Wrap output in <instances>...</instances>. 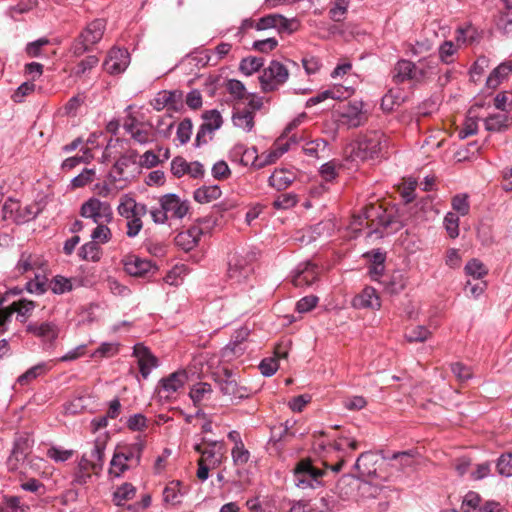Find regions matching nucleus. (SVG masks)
I'll use <instances>...</instances> for the list:
<instances>
[{
    "mask_svg": "<svg viewBox=\"0 0 512 512\" xmlns=\"http://www.w3.org/2000/svg\"><path fill=\"white\" fill-rule=\"evenodd\" d=\"M105 29L106 21L104 19L91 21L71 44V53L76 57H80L84 53L91 51L92 47L103 38Z\"/></svg>",
    "mask_w": 512,
    "mask_h": 512,
    "instance_id": "nucleus-1",
    "label": "nucleus"
},
{
    "mask_svg": "<svg viewBox=\"0 0 512 512\" xmlns=\"http://www.w3.org/2000/svg\"><path fill=\"white\" fill-rule=\"evenodd\" d=\"M324 472L314 467L309 460H301L294 468V482L302 489H315L322 485L321 478Z\"/></svg>",
    "mask_w": 512,
    "mask_h": 512,
    "instance_id": "nucleus-2",
    "label": "nucleus"
},
{
    "mask_svg": "<svg viewBox=\"0 0 512 512\" xmlns=\"http://www.w3.org/2000/svg\"><path fill=\"white\" fill-rule=\"evenodd\" d=\"M34 445V439L28 433L16 436L12 451L7 459V467L10 471H16L23 465L30 455Z\"/></svg>",
    "mask_w": 512,
    "mask_h": 512,
    "instance_id": "nucleus-3",
    "label": "nucleus"
},
{
    "mask_svg": "<svg viewBox=\"0 0 512 512\" xmlns=\"http://www.w3.org/2000/svg\"><path fill=\"white\" fill-rule=\"evenodd\" d=\"M289 77L287 68L277 60H272L267 68L263 70L259 77L260 85L263 92H272L279 85L284 84Z\"/></svg>",
    "mask_w": 512,
    "mask_h": 512,
    "instance_id": "nucleus-4",
    "label": "nucleus"
},
{
    "mask_svg": "<svg viewBox=\"0 0 512 512\" xmlns=\"http://www.w3.org/2000/svg\"><path fill=\"white\" fill-rule=\"evenodd\" d=\"M363 217L369 222L368 227L374 234L382 235L383 230L397 222L395 216L380 205L367 206L363 211Z\"/></svg>",
    "mask_w": 512,
    "mask_h": 512,
    "instance_id": "nucleus-5",
    "label": "nucleus"
},
{
    "mask_svg": "<svg viewBox=\"0 0 512 512\" xmlns=\"http://www.w3.org/2000/svg\"><path fill=\"white\" fill-rule=\"evenodd\" d=\"M215 382L221 393L224 396H228L231 401L242 400L249 395L248 389L244 386H239L234 374L228 369H224L223 374H218Z\"/></svg>",
    "mask_w": 512,
    "mask_h": 512,
    "instance_id": "nucleus-6",
    "label": "nucleus"
},
{
    "mask_svg": "<svg viewBox=\"0 0 512 512\" xmlns=\"http://www.w3.org/2000/svg\"><path fill=\"white\" fill-rule=\"evenodd\" d=\"M138 152L130 149L123 153L113 165V170L116 173L114 181L127 180L133 177L138 172L139 165L137 162Z\"/></svg>",
    "mask_w": 512,
    "mask_h": 512,
    "instance_id": "nucleus-7",
    "label": "nucleus"
},
{
    "mask_svg": "<svg viewBox=\"0 0 512 512\" xmlns=\"http://www.w3.org/2000/svg\"><path fill=\"white\" fill-rule=\"evenodd\" d=\"M130 64V54L125 48L114 47L108 52L103 69L110 75L123 73Z\"/></svg>",
    "mask_w": 512,
    "mask_h": 512,
    "instance_id": "nucleus-8",
    "label": "nucleus"
},
{
    "mask_svg": "<svg viewBox=\"0 0 512 512\" xmlns=\"http://www.w3.org/2000/svg\"><path fill=\"white\" fill-rule=\"evenodd\" d=\"M188 380L185 370H177L169 376L162 378L157 387L158 395L161 398L169 399L170 396L184 387Z\"/></svg>",
    "mask_w": 512,
    "mask_h": 512,
    "instance_id": "nucleus-9",
    "label": "nucleus"
},
{
    "mask_svg": "<svg viewBox=\"0 0 512 512\" xmlns=\"http://www.w3.org/2000/svg\"><path fill=\"white\" fill-rule=\"evenodd\" d=\"M382 134L373 132L357 143V155L363 159L379 157L382 151Z\"/></svg>",
    "mask_w": 512,
    "mask_h": 512,
    "instance_id": "nucleus-10",
    "label": "nucleus"
},
{
    "mask_svg": "<svg viewBox=\"0 0 512 512\" xmlns=\"http://www.w3.org/2000/svg\"><path fill=\"white\" fill-rule=\"evenodd\" d=\"M26 331L40 338L45 344L52 345L59 335V327L55 322L42 323L31 322L26 326Z\"/></svg>",
    "mask_w": 512,
    "mask_h": 512,
    "instance_id": "nucleus-11",
    "label": "nucleus"
},
{
    "mask_svg": "<svg viewBox=\"0 0 512 512\" xmlns=\"http://www.w3.org/2000/svg\"><path fill=\"white\" fill-rule=\"evenodd\" d=\"M133 355L138 360L139 371L144 379H147L152 369L159 365L158 358L151 353L149 348L141 343L135 344Z\"/></svg>",
    "mask_w": 512,
    "mask_h": 512,
    "instance_id": "nucleus-12",
    "label": "nucleus"
},
{
    "mask_svg": "<svg viewBox=\"0 0 512 512\" xmlns=\"http://www.w3.org/2000/svg\"><path fill=\"white\" fill-rule=\"evenodd\" d=\"M160 205L166 212L168 218L181 219L189 210L187 201H182L179 196L173 193L166 194L160 198Z\"/></svg>",
    "mask_w": 512,
    "mask_h": 512,
    "instance_id": "nucleus-13",
    "label": "nucleus"
},
{
    "mask_svg": "<svg viewBox=\"0 0 512 512\" xmlns=\"http://www.w3.org/2000/svg\"><path fill=\"white\" fill-rule=\"evenodd\" d=\"M318 278V267L316 264L307 261L300 263L293 274L292 282L296 287L312 285Z\"/></svg>",
    "mask_w": 512,
    "mask_h": 512,
    "instance_id": "nucleus-14",
    "label": "nucleus"
},
{
    "mask_svg": "<svg viewBox=\"0 0 512 512\" xmlns=\"http://www.w3.org/2000/svg\"><path fill=\"white\" fill-rule=\"evenodd\" d=\"M123 265L126 273L134 277H144L152 270L157 269L150 260L142 259L136 255L125 256Z\"/></svg>",
    "mask_w": 512,
    "mask_h": 512,
    "instance_id": "nucleus-15",
    "label": "nucleus"
},
{
    "mask_svg": "<svg viewBox=\"0 0 512 512\" xmlns=\"http://www.w3.org/2000/svg\"><path fill=\"white\" fill-rule=\"evenodd\" d=\"M208 116L214 117L213 123H202L197 131L195 138V146L200 147L208 142L206 139L207 133H213L218 130L223 123L222 116L220 112L216 109L205 111L202 114L203 119H209Z\"/></svg>",
    "mask_w": 512,
    "mask_h": 512,
    "instance_id": "nucleus-16",
    "label": "nucleus"
},
{
    "mask_svg": "<svg viewBox=\"0 0 512 512\" xmlns=\"http://www.w3.org/2000/svg\"><path fill=\"white\" fill-rule=\"evenodd\" d=\"M203 233L204 231L201 227L192 226L176 235L175 244L185 252H189L198 245Z\"/></svg>",
    "mask_w": 512,
    "mask_h": 512,
    "instance_id": "nucleus-17",
    "label": "nucleus"
},
{
    "mask_svg": "<svg viewBox=\"0 0 512 512\" xmlns=\"http://www.w3.org/2000/svg\"><path fill=\"white\" fill-rule=\"evenodd\" d=\"M250 335V330L247 327H241L236 330L232 335L230 342L223 349V356H240L244 353L245 348L242 347L244 341Z\"/></svg>",
    "mask_w": 512,
    "mask_h": 512,
    "instance_id": "nucleus-18",
    "label": "nucleus"
},
{
    "mask_svg": "<svg viewBox=\"0 0 512 512\" xmlns=\"http://www.w3.org/2000/svg\"><path fill=\"white\" fill-rule=\"evenodd\" d=\"M342 123L349 128H357L366 122V116L362 112L361 104L358 102L350 103L341 113Z\"/></svg>",
    "mask_w": 512,
    "mask_h": 512,
    "instance_id": "nucleus-19",
    "label": "nucleus"
},
{
    "mask_svg": "<svg viewBox=\"0 0 512 512\" xmlns=\"http://www.w3.org/2000/svg\"><path fill=\"white\" fill-rule=\"evenodd\" d=\"M353 306L359 309L380 308V299L379 296L377 295L376 289H374L373 287L364 288L360 294L354 297Z\"/></svg>",
    "mask_w": 512,
    "mask_h": 512,
    "instance_id": "nucleus-20",
    "label": "nucleus"
},
{
    "mask_svg": "<svg viewBox=\"0 0 512 512\" xmlns=\"http://www.w3.org/2000/svg\"><path fill=\"white\" fill-rule=\"evenodd\" d=\"M252 270V267L246 265L244 260L234 257L229 262L228 277L236 283H241L247 279Z\"/></svg>",
    "mask_w": 512,
    "mask_h": 512,
    "instance_id": "nucleus-21",
    "label": "nucleus"
},
{
    "mask_svg": "<svg viewBox=\"0 0 512 512\" xmlns=\"http://www.w3.org/2000/svg\"><path fill=\"white\" fill-rule=\"evenodd\" d=\"M413 68L414 63L412 61L406 59L399 60L391 71L392 81L395 84H401L411 80Z\"/></svg>",
    "mask_w": 512,
    "mask_h": 512,
    "instance_id": "nucleus-22",
    "label": "nucleus"
},
{
    "mask_svg": "<svg viewBox=\"0 0 512 512\" xmlns=\"http://www.w3.org/2000/svg\"><path fill=\"white\" fill-rule=\"evenodd\" d=\"M380 283L384 286V290L390 294H399L406 287L404 274L399 270L385 276Z\"/></svg>",
    "mask_w": 512,
    "mask_h": 512,
    "instance_id": "nucleus-23",
    "label": "nucleus"
},
{
    "mask_svg": "<svg viewBox=\"0 0 512 512\" xmlns=\"http://www.w3.org/2000/svg\"><path fill=\"white\" fill-rule=\"evenodd\" d=\"M294 180L295 175L293 172L284 169H276L268 178V184L278 191H281L289 187Z\"/></svg>",
    "mask_w": 512,
    "mask_h": 512,
    "instance_id": "nucleus-24",
    "label": "nucleus"
},
{
    "mask_svg": "<svg viewBox=\"0 0 512 512\" xmlns=\"http://www.w3.org/2000/svg\"><path fill=\"white\" fill-rule=\"evenodd\" d=\"M512 72V63L503 62L492 70L486 80L488 88L495 89Z\"/></svg>",
    "mask_w": 512,
    "mask_h": 512,
    "instance_id": "nucleus-25",
    "label": "nucleus"
},
{
    "mask_svg": "<svg viewBox=\"0 0 512 512\" xmlns=\"http://www.w3.org/2000/svg\"><path fill=\"white\" fill-rule=\"evenodd\" d=\"M145 448V442L140 437H137V441L126 445L122 448L120 454L125 457L127 462H135V465H139L141 461L142 452Z\"/></svg>",
    "mask_w": 512,
    "mask_h": 512,
    "instance_id": "nucleus-26",
    "label": "nucleus"
},
{
    "mask_svg": "<svg viewBox=\"0 0 512 512\" xmlns=\"http://www.w3.org/2000/svg\"><path fill=\"white\" fill-rule=\"evenodd\" d=\"M202 442L207 444L208 447L204 448L201 458H203L204 461H211L214 465L220 464L221 458L223 456V444L217 441L207 440L206 438H203Z\"/></svg>",
    "mask_w": 512,
    "mask_h": 512,
    "instance_id": "nucleus-27",
    "label": "nucleus"
},
{
    "mask_svg": "<svg viewBox=\"0 0 512 512\" xmlns=\"http://www.w3.org/2000/svg\"><path fill=\"white\" fill-rule=\"evenodd\" d=\"M486 130L490 132H500L510 125V119L505 112L488 116L484 120Z\"/></svg>",
    "mask_w": 512,
    "mask_h": 512,
    "instance_id": "nucleus-28",
    "label": "nucleus"
},
{
    "mask_svg": "<svg viewBox=\"0 0 512 512\" xmlns=\"http://www.w3.org/2000/svg\"><path fill=\"white\" fill-rule=\"evenodd\" d=\"M221 189L218 185L202 186L194 191V199L198 203H209L221 196Z\"/></svg>",
    "mask_w": 512,
    "mask_h": 512,
    "instance_id": "nucleus-29",
    "label": "nucleus"
},
{
    "mask_svg": "<svg viewBox=\"0 0 512 512\" xmlns=\"http://www.w3.org/2000/svg\"><path fill=\"white\" fill-rule=\"evenodd\" d=\"M78 256L85 261L98 262L102 256V249L98 243L92 240L80 247Z\"/></svg>",
    "mask_w": 512,
    "mask_h": 512,
    "instance_id": "nucleus-30",
    "label": "nucleus"
},
{
    "mask_svg": "<svg viewBox=\"0 0 512 512\" xmlns=\"http://www.w3.org/2000/svg\"><path fill=\"white\" fill-rule=\"evenodd\" d=\"M180 482L172 481L163 490V500L172 507L181 502L182 494L180 492Z\"/></svg>",
    "mask_w": 512,
    "mask_h": 512,
    "instance_id": "nucleus-31",
    "label": "nucleus"
},
{
    "mask_svg": "<svg viewBox=\"0 0 512 512\" xmlns=\"http://www.w3.org/2000/svg\"><path fill=\"white\" fill-rule=\"evenodd\" d=\"M233 124L250 132L254 127V115L250 111H237L232 116Z\"/></svg>",
    "mask_w": 512,
    "mask_h": 512,
    "instance_id": "nucleus-32",
    "label": "nucleus"
},
{
    "mask_svg": "<svg viewBox=\"0 0 512 512\" xmlns=\"http://www.w3.org/2000/svg\"><path fill=\"white\" fill-rule=\"evenodd\" d=\"M264 65V58L256 57V56H248L243 58L239 65V70L249 76L254 72L259 71V69Z\"/></svg>",
    "mask_w": 512,
    "mask_h": 512,
    "instance_id": "nucleus-33",
    "label": "nucleus"
},
{
    "mask_svg": "<svg viewBox=\"0 0 512 512\" xmlns=\"http://www.w3.org/2000/svg\"><path fill=\"white\" fill-rule=\"evenodd\" d=\"M38 265L37 259L29 252H22L15 266V271L19 275H23L33 270Z\"/></svg>",
    "mask_w": 512,
    "mask_h": 512,
    "instance_id": "nucleus-34",
    "label": "nucleus"
},
{
    "mask_svg": "<svg viewBox=\"0 0 512 512\" xmlns=\"http://www.w3.org/2000/svg\"><path fill=\"white\" fill-rule=\"evenodd\" d=\"M135 493L136 489L131 483H124L114 492L113 501L117 506H123L124 501L132 499Z\"/></svg>",
    "mask_w": 512,
    "mask_h": 512,
    "instance_id": "nucleus-35",
    "label": "nucleus"
},
{
    "mask_svg": "<svg viewBox=\"0 0 512 512\" xmlns=\"http://www.w3.org/2000/svg\"><path fill=\"white\" fill-rule=\"evenodd\" d=\"M231 456L236 466L245 465L249 461L250 452L245 448L241 439H238L236 445L232 448Z\"/></svg>",
    "mask_w": 512,
    "mask_h": 512,
    "instance_id": "nucleus-36",
    "label": "nucleus"
},
{
    "mask_svg": "<svg viewBox=\"0 0 512 512\" xmlns=\"http://www.w3.org/2000/svg\"><path fill=\"white\" fill-rule=\"evenodd\" d=\"M298 203V196L295 193H284L280 194L273 201L272 206L276 210L290 209Z\"/></svg>",
    "mask_w": 512,
    "mask_h": 512,
    "instance_id": "nucleus-37",
    "label": "nucleus"
},
{
    "mask_svg": "<svg viewBox=\"0 0 512 512\" xmlns=\"http://www.w3.org/2000/svg\"><path fill=\"white\" fill-rule=\"evenodd\" d=\"M342 94L343 93L341 92L340 88L324 90L318 93L317 95L309 98L306 102V107H312L316 104L325 101L326 99H341Z\"/></svg>",
    "mask_w": 512,
    "mask_h": 512,
    "instance_id": "nucleus-38",
    "label": "nucleus"
},
{
    "mask_svg": "<svg viewBox=\"0 0 512 512\" xmlns=\"http://www.w3.org/2000/svg\"><path fill=\"white\" fill-rule=\"evenodd\" d=\"M47 371L46 363H39L31 368H29L25 373L20 375L17 379V382L20 385H26L31 380L36 379L37 377L43 375Z\"/></svg>",
    "mask_w": 512,
    "mask_h": 512,
    "instance_id": "nucleus-39",
    "label": "nucleus"
},
{
    "mask_svg": "<svg viewBox=\"0 0 512 512\" xmlns=\"http://www.w3.org/2000/svg\"><path fill=\"white\" fill-rule=\"evenodd\" d=\"M465 272L475 279H481L488 274V269L479 259L473 258L465 265Z\"/></svg>",
    "mask_w": 512,
    "mask_h": 512,
    "instance_id": "nucleus-40",
    "label": "nucleus"
},
{
    "mask_svg": "<svg viewBox=\"0 0 512 512\" xmlns=\"http://www.w3.org/2000/svg\"><path fill=\"white\" fill-rule=\"evenodd\" d=\"M110 465L109 474L114 477H120L129 468L128 462L119 451L114 453Z\"/></svg>",
    "mask_w": 512,
    "mask_h": 512,
    "instance_id": "nucleus-41",
    "label": "nucleus"
},
{
    "mask_svg": "<svg viewBox=\"0 0 512 512\" xmlns=\"http://www.w3.org/2000/svg\"><path fill=\"white\" fill-rule=\"evenodd\" d=\"M300 24L299 21L296 18L287 19L281 14H278L277 16V25L276 29L278 33H286L288 35L294 33L298 30Z\"/></svg>",
    "mask_w": 512,
    "mask_h": 512,
    "instance_id": "nucleus-42",
    "label": "nucleus"
},
{
    "mask_svg": "<svg viewBox=\"0 0 512 512\" xmlns=\"http://www.w3.org/2000/svg\"><path fill=\"white\" fill-rule=\"evenodd\" d=\"M25 289L31 294L42 295L47 291V278L36 274L35 278L26 283Z\"/></svg>",
    "mask_w": 512,
    "mask_h": 512,
    "instance_id": "nucleus-43",
    "label": "nucleus"
},
{
    "mask_svg": "<svg viewBox=\"0 0 512 512\" xmlns=\"http://www.w3.org/2000/svg\"><path fill=\"white\" fill-rule=\"evenodd\" d=\"M443 225L450 238L459 236V216L454 212H448L443 220Z\"/></svg>",
    "mask_w": 512,
    "mask_h": 512,
    "instance_id": "nucleus-44",
    "label": "nucleus"
},
{
    "mask_svg": "<svg viewBox=\"0 0 512 512\" xmlns=\"http://www.w3.org/2000/svg\"><path fill=\"white\" fill-rule=\"evenodd\" d=\"M126 426L130 431L142 432L148 427V419L142 413H136L128 417Z\"/></svg>",
    "mask_w": 512,
    "mask_h": 512,
    "instance_id": "nucleus-45",
    "label": "nucleus"
},
{
    "mask_svg": "<svg viewBox=\"0 0 512 512\" xmlns=\"http://www.w3.org/2000/svg\"><path fill=\"white\" fill-rule=\"evenodd\" d=\"M431 336V332L424 326L413 327L405 333V339L410 342H424Z\"/></svg>",
    "mask_w": 512,
    "mask_h": 512,
    "instance_id": "nucleus-46",
    "label": "nucleus"
},
{
    "mask_svg": "<svg viewBox=\"0 0 512 512\" xmlns=\"http://www.w3.org/2000/svg\"><path fill=\"white\" fill-rule=\"evenodd\" d=\"M11 307L14 310V313H17V319H19L20 316L29 317L36 307V303L32 300L22 298L19 301L13 302Z\"/></svg>",
    "mask_w": 512,
    "mask_h": 512,
    "instance_id": "nucleus-47",
    "label": "nucleus"
},
{
    "mask_svg": "<svg viewBox=\"0 0 512 512\" xmlns=\"http://www.w3.org/2000/svg\"><path fill=\"white\" fill-rule=\"evenodd\" d=\"M80 215L84 218H91L94 223L98 224L97 198H90L84 202L80 208Z\"/></svg>",
    "mask_w": 512,
    "mask_h": 512,
    "instance_id": "nucleus-48",
    "label": "nucleus"
},
{
    "mask_svg": "<svg viewBox=\"0 0 512 512\" xmlns=\"http://www.w3.org/2000/svg\"><path fill=\"white\" fill-rule=\"evenodd\" d=\"M226 89L236 100H243L247 96L246 88L240 80L229 79L226 83Z\"/></svg>",
    "mask_w": 512,
    "mask_h": 512,
    "instance_id": "nucleus-49",
    "label": "nucleus"
},
{
    "mask_svg": "<svg viewBox=\"0 0 512 512\" xmlns=\"http://www.w3.org/2000/svg\"><path fill=\"white\" fill-rule=\"evenodd\" d=\"M451 205L461 216H466L470 211V204L467 194H457L452 198Z\"/></svg>",
    "mask_w": 512,
    "mask_h": 512,
    "instance_id": "nucleus-50",
    "label": "nucleus"
},
{
    "mask_svg": "<svg viewBox=\"0 0 512 512\" xmlns=\"http://www.w3.org/2000/svg\"><path fill=\"white\" fill-rule=\"evenodd\" d=\"M38 213L39 210L35 205L19 206L18 213L15 215V222L18 224L28 222L35 219Z\"/></svg>",
    "mask_w": 512,
    "mask_h": 512,
    "instance_id": "nucleus-51",
    "label": "nucleus"
},
{
    "mask_svg": "<svg viewBox=\"0 0 512 512\" xmlns=\"http://www.w3.org/2000/svg\"><path fill=\"white\" fill-rule=\"evenodd\" d=\"M211 392L212 387L209 383L200 382L191 388L189 395L192 401L196 404L202 401L206 394H210Z\"/></svg>",
    "mask_w": 512,
    "mask_h": 512,
    "instance_id": "nucleus-52",
    "label": "nucleus"
},
{
    "mask_svg": "<svg viewBox=\"0 0 512 512\" xmlns=\"http://www.w3.org/2000/svg\"><path fill=\"white\" fill-rule=\"evenodd\" d=\"M452 373L460 382H466L473 377V372L469 366L461 362H455L450 365Z\"/></svg>",
    "mask_w": 512,
    "mask_h": 512,
    "instance_id": "nucleus-53",
    "label": "nucleus"
},
{
    "mask_svg": "<svg viewBox=\"0 0 512 512\" xmlns=\"http://www.w3.org/2000/svg\"><path fill=\"white\" fill-rule=\"evenodd\" d=\"M193 124L190 118L183 119L177 128V139L181 144H186L191 137Z\"/></svg>",
    "mask_w": 512,
    "mask_h": 512,
    "instance_id": "nucleus-54",
    "label": "nucleus"
},
{
    "mask_svg": "<svg viewBox=\"0 0 512 512\" xmlns=\"http://www.w3.org/2000/svg\"><path fill=\"white\" fill-rule=\"evenodd\" d=\"M349 3L350 0H335L334 6L329 10L330 18L335 22L342 21L348 10Z\"/></svg>",
    "mask_w": 512,
    "mask_h": 512,
    "instance_id": "nucleus-55",
    "label": "nucleus"
},
{
    "mask_svg": "<svg viewBox=\"0 0 512 512\" xmlns=\"http://www.w3.org/2000/svg\"><path fill=\"white\" fill-rule=\"evenodd\" d=\"M496 468L500 475L512 476V453L502 454L497 460Z\"/></svg>",
    "mask_w": 512,
    "mask_h": 512,
    "instance_id": "nucleus-56",
    "label": "nucleus"
},
{
    "mask_svg": "<svg viewBox=\"0 0 512 512\" xmlns=\"http://www.w3.org/2000/svg\"><path fill=\"white\" fill-rule=\"evenodd\" d=\"M168 101V109L180 111L183 107V92L181 90H165Z\"/></svg>",
    "mask_w": 512,
    "mask_h": 512,
    "instance_id": "nucleus-57",
    "label": "nucleus"
},
{
    "mask_svg": "<svg viewBox=\"0 0 512 512\" xmlns=\"http://www.w3.org/2000/svg\"><path fill=\"white\" fill-rule=\"evenodd\" d=\"M91 238L98 244H105L109 242L111 239V231L107 225L99 222V224H97V227L93 230Z\"/></svg>",
    "mask_w": 512,
    "mask_h": 512,
    "instance_id": "nucleus-58",
    "label": "nucleus"
},
{
    "mask_svg": "<svg viewBox=\"0 0 512 512\" xmlns=\"http://www.w3.org/2000/svg\"><path fill=\"white\" fill-rule=\"evenodd\" d=\"M144 126L145 125L141 123L139 127L130 134L133 140L140 145L148 144L154 140L153 133L145 129Z\"/></svg>",
    "mask_w": 512,
    "mask_h": 512,
    "instance_id": "nucleus-59",
    "label": "nucleus"
},
{
    "mask_svg": "<svg viewBox=\"0 0 512 512\" xmlns=\"http://www.w3.org/2000/svg\"><path fill=\"white\" fill-rule=\"evenodd\" d=\"M99 63V58L96 55H89L85 59L81 60L75 67L74 74L76 76H82L87 71L94 68Z\"/></svg>",
    "mask_w": 512,
    "mask_h": 512,
    "instance_id": "nucleus-60",
    "label": "nucleus"
},
{
    "mask_svg": "<svg viewBox=\"0 0 512 512\" xmlns=\"http://www.w3.org/2000/svg\"><path fill=\"white\" fill-rule=\"evenodd\" d=\"M481 502V497L474 491H469L462 499V512H469L470 509L476 510Z\"/></svg>",
    "mask_w": 512,
    "mask_h": 512,
    "instance_id": "nucleus-61",
    "label": "nucleus"
},
{
    "mask_svg": "<svg viewBox=\"0 0 512 512\" xmlns=\"http://www.w3.org/2000/svg\"><path fill=\"white\" fill-rule=\"evenodd\" d=\"M51 290L54 294H63L72 290V283L63 276H56L51 281Z\"/></svg>",
    "mask_w": 512,
    "mask_h": 512,
    "instance_id": "nucleus-62",
    "label": "nucleus"
},
{
    "mask_svg": "<svg viewBox=\"0 0 512 512\" xmlns=\"http://www.w3.org/2000/svg\"><path fill=\"white\" fill-rule=\"evenodd\" d=\"M328 145V142L324 139H316L309 141L303 147V151L306 155L311 157H318L319 151H324Z\"/></svg>",
    "mask_w": 512,
    "mask_h": 512,
    "instance_id": "nucleus-63",
    "label": "nucleus"
},
{
    "mask_svg": "<svg viewBox=\"0 0 512 512\" xmlns=\"http://www.w3.org/2000/svg\"><path fill=\"white\" fill-rule=\"evenodd\" d=\"M497 28L504 35L512 37V13H503L498 17Z\"/></svg>",
    "mask_w": 512,
    "mask_h": 512,
    "instance_id": "nucleus-64",
    "label": "nucleus"
}]
</instances>
